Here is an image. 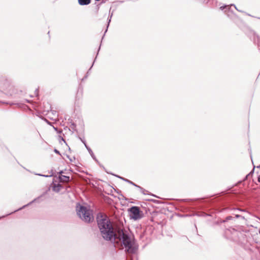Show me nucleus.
I'll return each instance as SVG.
<instances>
[{
    "label": "nucleus",
    "instance_id": "1",
    "mask_svg": "<svg viewBox=\"0 0 260 260\" xmlns=\"http://www.w3.org/2000/svg\"><path fill=\"white\" fill-rule=\"evenodd\" d=\"M98 225L103 238L107 240L119 244L121 242L129 253H134L136 249L133 246V239L128 233L122 229L114 230L113 226L106 215L98 214L96 217Z\"/></svg>",
    "mask_w": 260,
    "mask_h": 260
},
{
    "label": "nucleus",
    "instance_id": "2",
    "mask_svg": "<svg viewBox=\"0 0 260 260\" xmlns=\"http://www.w3.org/2000/svg\"><path fill=\"white\" fill-rule=\"evenodd\" d=\"M76 212L80 218L86 222H90L93 220L92 211L89 207L78 203L76 205Z\"/></svg>",
    "mask_w": 260,
    "mask_h": 260
},
{
    "label": "nucleus",
    "instance_id": "3",
    "mask_svg": "<svg viewBox=\"0 0 260 260\" xmlns=\"http://www.w3.org/2000/svg\"><path fill=\"white\" fill-rule=\"evenodd\" d=\"M131 219L135 220H139L142 218L143 212L140 211V208L137 206H133L128 209Z\"/></svg>",
    "mask_w": 260,
    "mask_h": 260
},
{
    "label": "nucleus",
    "instance_id": "4",
    "mask_svg": "<svg viewBox=\"0 0 260 260\" xmlns=\"http://www.w3.org/2000/svg\"><path fill=\"white\" fill-rule=\"evenodd\" d=\"M58 115L56 111H52L48 113V117L52 120H56L57 119Z\"/></svg>",
    "mask_w": 260,
    "mask_h": 260
},
{
    "label": "nucleus",
    "instance_id": "5",
    "mask_svg": "<svg viewBox=\"0 0 260 260\" xmlns=\"http://www.w3.org/2000/svg\"><path fill=\"white\" fill-rule=\"evenodd\" d=\"M61 188H62V185L61 184H54L53 186L52 189L54 191L58 192L60 190Z\"/></svg>",
    "mask_w": 260,
    "mask_h": 260
},
{
    "label": "nucleus",
    "instance_id": "6",
    "mask_svg": "<svg viewBox=\"0 0 260 260\" xmlns=\"http://www.w3.org/2000/svg\"><path fill=\"white\" fill-rule=\"evenodd\" d=\"M78 3L81 6L87 5L91 2V0H78Z\"/></svg>",
    "mask_w": 260,
    "mask_h": 260
},
{
    "label": "nucleus",
    "instance_id": "7",
    "mask_svg": "<svg viewBox=\"0 0 260 260\" xmlns=\"http://www.w3.org/2000/svg\"><path fill=\"white\" fill-rule=\"evenodd\" d=\"M82 141L84 143L85 147L86 148V149L88 151L89 153H90V154L91 155L92 157L93 158L95 159V157H94V155L93 154V153L92 150L86 145V143H85V142L84 141L82 140Z\"/></svg>",
    "mask_w": 260,
    "mask_h": 260
},
{
    "label": "nucleus",
    "instance_id": "8",
    "mask_svg": "<svg viewBox=\"0 0 260 260\" xmlns=\"http://www.w3.org/2000/svg\"><path fill=\"white\" fill-rule=\"evenodd\" d=\"M59 179L61 182H67L69 181L70 177L64 175H61L59 177Z\"/></svg>",
    "mask_w": 260,
    "mask_h": 260
},
{
    "label": "nucleus",
    "instance_id": "9",
    "mask_svg": "<svg viewBox=\"0 0 260 260\" xmlns=\"http://www.w3.org/2000/svg\"><path fill=\"white\" fill-rule=\"evenodd\" d=\"M39 198H36V199H35L33 201H32L31 202H30V203H29L28 204L25 205H24L23 207H22L21 208H20L19 209H18V210H15L14 211V212H16L17 211H19V210H21L22 209H23L24 208H25L26 207L31 205L32 203L34 202H35L37 201V200Z\"/></svg>",
    "mask_w": 260,
    "mask_h": 260
},
{
    "label": "nucleus",
    "instance_id": "10",
    "mask_svg": "<svg viewBox=\"0 0 260 260\" xmlns=\"http://www.w3.org/2000/svg\"><path fill=\"white\" fill-rule=\"evenodd\" d=\"M119 178H120L121 179L128 182V183L135 186V187H137L138 186V185L136 184L135 183H134V182H133L132 181L127 179H125V178H122L121 177H118Z\"/></svg>",
    "mask_w": 260,
    "mask_h": 260
},
{
    "label": "nucleus",
    "instance_id": "11",
    "mask_svg": "<svg viewBox=\"0 0 260 260\" xmlns=\"http://www.w3.org/2000/svg\"><path fill=\"white\" fill-rule=\"evenodd\" d=\"M136 187L138 188L140 191L144 194H147V191L145 189L143 188L142 187H141V186L138 185V186H137Z\"/></svg>",
    "mask_w": 260,
    "mask_h": 260
},
{
    "label": "nucleus",
    "instance_id": "12",
    "mask_svg": "<svg viewBox=\"0 0 260 260\" xmlns=\"http://www.w3.org/2000/svg\"><path fill=\"white\" fill-rule=\"evenodd\" d=\"M234 6V7H235V8L238 10V9H237V7H236L235 5H231V6L228 5V6H221V7H220V9L221 10H224V9H225V8H226H226L229 9V8H230V7L231 6Z\"/></svg>",
    "mask_w": 260,
    "mask_h": 260
},
{
    "label": "nucleus",
    "instance_id": "13",
    "mask_svg": "<svg viewBox=\"0 0 260 260\" xmlns=\"http://www.w3.org/2000/svg\"><path fill=\"white\" fill-rule=\"evenodd\" d=\"M255 42L258 46H260V37L257 36L255 39Z\"/></svg>",
    "mask_w": 260,
    "mask_h": 260
},
{
    "label": "nucleus",
    "instance_id": "14",
    "mask_svg": "<svg viewBox=\"0 0 260 260\" xmlns=\"http://www.w3.org/2000/svg\"><path fill=\"white\" fill-rule=\"evenodd\" d=\"M235 216H236V218H242L243 219H245V217L243 216H241V215H238V214H236L235 215Z\"/></svg>",
    "mask_w": 260,
    "mask_h": 260
},
{
    "label": "nucleus",
    "instance_id": "15",
    "mask_svg": "<svg viewBox=\"0 0 260 260\" xmlns=\"http://www.w3.org/2000/svg\"><path fill=\"white\" fill-rule=\"evenodd\" d=\"M232 217L231 216H228L226 218V220L228 221V220H231L232 219Z\"/></svg>",
    "mask_w": 260,
    "mask_h": 260
},
{
    "label": "nucleus",
    "instance_id": "16",
    "mask_svg": "<svg viewBox=\"0 0 260 260\" xmlns=\"http://www.w3.org/2000/svg\"><path fill=\"white\" fill-rule=\"evenodd\" d=\"M112 15H113V14L112 13V14H111V16H110V19H109V20H108V26H109V23H110V21H111V17H112ZM108 27V26H107V27Z\"/></svg>",
    "mask_w": 260,
    "mask_h": 260
},
{
    "label": "nucleus",
    "instance_id": "17",
    "mask_svg": "<svg viewBox=\"0 0 260 260\" xmlns=\"http://www.w3.org/2000/svg\"><path fill=\"white\" fill-rule=\"evenodd\" d=\"M54 151L55 152V153H56V154H60V153H59V151L58 150H57V149H55Z\"/></svg>",
    "mask_w": 260,
    "mask_h": 260
},
{
    "label": "nucleus",
    "instance_id": "18",
    "mask_svg": "<svg viewBox=\"0 0 260 260\" xmlns=\"http://www.w3.org/2000/svg\"><path fill=\"white\" fill-rule=\"evenodd\" d=\"M258 181L259 182H260V175H259V177H258Z\"/></svg>",
    "mask_w": 260,
    "mask_h": 260
},
{
    "label": "nucleus",
    "instance_id": "19",
    "mask_svg": "<svg viewBox=\"0 0 260 260\" xmlns=\"http://www.w3.org/2000/svg\"><path fill=\"white\" fill-rule=\"evenodd\" d=\"M240 211H243V212H245V210H240Z\"/></svg>",
    "mask_w": 260,
    "mask_h": 260
},
{
    "label": "nucleus",
    "instance_id": "20",
    "mask_svg": "<svg viewBox=\"0 0 260 260\" xmlns=\"http://www.w3.org/2000/svg\"><path fill=\"white\" fill-rule=\"evenodd\" d=\"M43 176H45V177H48V176H47V175H46V176H45V175H43Z\"/></svg>",
    "mask_w": 260,
    "mask_h": 260
},
{
    "label": "nucleus",
    "instance_id": "21",
    "mask_svg": "<svg viewBox=\"0 0 260 260\" xmlns=\"http://www.w3.org/2000/svg\"><path fill=\"white\" fill-rule=\"evenodd\" d=\"M259 234H260V229H259Z\"/></svg>",
    "mask_w": 260,
    "mask_h": 260
}]
</instances>
